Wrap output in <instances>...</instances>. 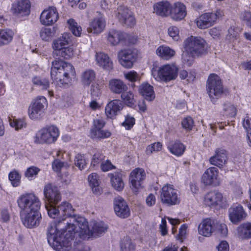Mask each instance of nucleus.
Returning a JSON list of instances; mask_svg holds the SVG:
<instances>
[{"label": "nucleus", "instance_id": "30", "mask_svg": "<svg viewBox=\"0 0 251 251\" xmlns=\"http://www.w3.org/2000/svg\"><path fill=\"white\" fill-rule=\"evenodd\" d=\"M110 90L115 94H122L124 91L127 90V86L120 79H112L109 82Z\"/></svg>", "mask_w": 251, "mask_h": 251}, {"label": "nucleus", "instance_id": "16", "mask_svg": "<svg viewBox=\"0 0 251 251\" xmlns=\"http://www.w3.org/2000/svg\"><path fill=\"white\" fill-rule=\"evenodd\" d=\"M228 215L229 220L235 225H237L244 220L247 216L243 207L241 205L230 207L228 209Z\"/></svg>", "mask_w": 251, "mask_h": 251}, {"label": "nucleus", "instance_id": "64", "mask_svg": "<svg viewBox=\"0 0 251 251\" xmlns=\"http://www.w3.org/2000/svg\"><path fill=\"white\" fill-rule=\"evenodd\" d=\"M242 125L246 132L251 131V119L248 116L244 118Z\"/></svg>", "mask_w": 251, "mask_h": 251}, {"label": "nucleus", "instance_id": "56", "mask_svg": "<svg viewBox=\"0 0 251 251\" xmlns=\"http://www.w3.org/2000/svg\"><path fill=\"white\" fill-rule=\"evenodd\" d=\"M60 40L57 39L54 40L52 43V48L53 49V55L56 54L57 51H60L63 48H64L65 46L64 45V43L61 42Z\"/></svg>", "mask_w": 251, "mask_h": 251}, {"label": "nucleus", "instance_id": "29", "mask_svg": "<svg viewBox=\"0 0 251 251\" xmlns=\"http://www.w3.org/2000/svg\"><path fill=\"white\" fill-rule=\"evenodd\" d=\"M105 26V21L102 18H95L90 23L87 31L93 34H99L103 31Z\"/></svg>", "mask_w": 251, "mask_h": 251}, {"label": "nucleus", "instance_id": "35", "mask_svg": "<svg viewBox=\"0 0 251 251\" xmlns=\"http://www.w3.org/2000/svg\"><path fill=\"white\" fill-rule=\"evenodd\" d=\"M96 74L92 69L84 71L81 75V82L84 86H89L95 80Z\"/></svg>", "mask_w": 251, "mask_h": 251}, {"label": "nucleus", "instance_id": "37", "mask_svg": "<svg viewBox=\"0 0 251 251\" xmlns=\"http://www.w3.org/2000/svg\"><path fill=\"white\" fill-rule=\"evenodd\" d=\"M55 27H42L40 31V37L45 41H49L55 35L56 32Z\"/></svg>", "mask_w": 251, "mask_h": 251}, {"label": "nucleus", "instance_id": "31", "mask_svg": "<svg viewBox=\"0 0 251 251\" xmlns=\"http://www.w3.org/2000/svg\"><path fill=\"white\" fill-rule=\"evenodd\" d=\"M237 234L241 239L251 238V223L247 222L240 225L237 228Z\"/></svg>", "mask_w": 251, "mask_h": 251}, {"label": "nucleus", "instance_id": "32", "mask_svg": "<svg viewBox=\"0 0 251 251\" xmlns=\"http://www.w3.org/2000/svg\"><path fill=\"white\" fill-rule=\"evenodd\" d=\"M171 5L167 1H161L153 6V12L161 16H167L170 13Z\"/></svg>", "mask_w": 251, "mask_h": 251}, {"label": "nucleus", "instance_id": "55", "mask_svg": "<svg viewBox=\"0 0 251 251\" xmlns=\"http://www.w3.org/2000/svg\"><path fill=\"white\" fill-rule=\"evenodd\" d=\"M179 77L182 79H187L188 82H191L194 80L195 75L191 73L188 75L186 71L182 70L179 72Z\"/></svg>", "mask_w": 251, "mask_h": 251}, {"label": "nucleus", "instance_id": "28", "mask_svg": "<svg viewBox=\"0 0 251 251\" xmlns=\"http://www.w3.org/2000/svg\"><path fill=\"white\" fill-rule=\"evenodd\" d=\"M169 14L174 20H181L186 15L185 6L181 3H176L173 7L170 8Z\"/></svg>", "mask_w": 251, "mask_h": 251}, {"label": "nucleus", "instance_id": "7", "mask_svg": "<svg viewBox=\"0 0 251 251\" xmlns=\"http://www.w3.org/2000/svg\"><path fill=\"white\" fill-rule=\"evenodd\" d=\"M178 69L174 64H167L161 67L158 70L153 69L152 75L158 81L167 82L176 78Z\"/></svg>", "mask_w": 251, "mask_h": 251}, {"label": "nucleus", "instance_id": "61", "mask_svg": "<svg viewBox=\"0 0 251 251\" xmlns=\"http://www.w3.org/2000/svg\"><path fill=\"white\" fill-rule=\"evenodd\" d=\"M40 169L36 167L32 166L28 168L25 173V176L27 177H32L37 175Z\"/></svg>", "mask_w": 251, "mask_h": 251}, {"label": "nucleus", "instance_id": "59", "mask_svg": "<svg viewBox=\"0 0 251 251\" xmlns=\"http://www.w3.org/2000/svg\"><path fill=\"white\" fill-rule=\"evenodd\" d=\"M104 159L103 155L100 153H96L93 156L91 165L94 167L97 166L100 163H101Z\"/></svg>", "mask_w": 251, "mask_h": 251}, {"label": "nucleus", "instance_id": "45", "mask_svg": "<svg viewBox=\"0 0 251 251\" xmlns=\"http://www.w3.org/2000/svg\"><path fill=\"white\" fill-rule=\"evenodd\" d=\"M34 84L39 86L42 89H47L49 87L50 83L48 79L40 77H34L33 78Z\"/></svg>", "mask_w": 251, "mask_h": 251}, {"label": "nucleus", "instance_id": "36", "mask_svg": "<svg viewBox=\"0 0 251 251\" xmlns=\"http://www.w3.org/2000/svg\"><path fill=\"white\" fill-rule=\"evenodd\" d=\"M156 54L164 59L168 60L175 55V51L168 46H160L156 50Z\"/></svg>", "mask_w": 251, "mask_h": 251}, {"label": "nucleus", "instance_id": "49", "mask_svg": "<svg viewBox=\"0 0 251 251\" xmlns=\"http://www.w3.org/2000/svg\"><path fill=\"white\" fill-rule=\"evenodd\" d=\"M53 204L51 203L49 205H46V207L48 210L49 216L55 218L57 215L60 216V210H59V205L57 208H56Z\"/></svg>", "mask_w": 251, "mask_h": 251}, {"label": "nucleus", "instance_id": "26", "mask_svg": "<svg viewBox=\"0 0 251 251\" xmlns=\"http://www.w3.org/2000/svg\"><path fill=\"white\" fill-rule=\"evenodd\" d=\"M123 108L122 102L118 100H111L106 106L105 112L110 118H114L117 113Z\"/></svg>", "mask_w": 251, "mask_h": 251}, {"label": "nucleus", "instance_id": "25", "mask_svg": "<svg viewBox=\"0 0 251 251\" xmlns=\"http://www.w3.org/2000/svg\"><path fill=\"white\" fill-rule=\"evenodd\" d=\"M126 35L120 30L111 29L107 33V40L112 46H117L126 39Z\"/></svg>", "mask_w": 251, "mask_h": 251}, {"label": "nucleus", "instance_id": "1", "mask_svg": "<svg viewBox=\"0 0 251 251\" xmlns=\"http://www.w3.org/2000/svg\"><path fill=\"white\" fill-rule=\"evenodd\" d=\"M60 219L51 223L47 227V239L50 246L56 251L69 250L70 239L75 236L77 232L76 223L70 224L73 218L81 216L74 213V209L68 202L63 201L59 205Z\"/></svg>", "mask_w": 251, "mask_h": 251}, {"label": "nucleus", "instance_id": "10", "mask_svg": "<svg viewBox=\"0 0 251 251\" xmlns=\"http://www.w3.org/2000/svg\"><path fill=\"white\" fill-rule=\"evenodd\" d=\"M47 100L44 97H39L29 106L28 114L31 119L39 120L44 116Z\"/></svg>", "mask_w": 251, "mask_h": 251}, {"label": "nucleus", "instance_id": "44", "mask_svg": "<svg viewBox=\"0 0 251 251\" xmlns=\"http://www.w3.org/2000/svg\"><path fill=\"white\" fill-rule=\"evenodd\" d=\"M224 115L233 117H235L237 113V109L234 105L230 103H225L223 105Z\"/></svg>", "mask_w": 251, "mask_h": 251}, {"label": "nucleus", "instance_id": "6", "mask_svg": "<svg viewBox=\"0 0 251 251\" xmlns=\"http://www.w3.org/2000/svg\"><path fill=\"white\" fill-rule=\"evenodd\" d=\"M59 134V130L56 126H47L37 132L34 137V142L36 144H50L57 140Z\"/></svg>", "mask_w": 251, "mask_h": 251}, {"label": "nucleus", "instance_id": "33", "mask_svg": "<svg viewBox=\"0 0 251 251\" xmlns=\"http://www.w3.org/2000/svg\"><path fill=\"white\" fill-rule=\"evenodd\" d=\"M139 93L148 101H152L155 98L153 87L148 83L143 84L139 89Z\"/></svg>", "mask_w": 251, "mask_h": 251}, {"label": "nucleus", "instance_id": "42", "mask_svg": "<svg viewBox=\"0 0 251 251\" xmlns=\"http://www.w3.org/2000/svg\"><path fill=\"white\" fill-rule=\"evenodd\" d=\"M57 52L53 55L54 56L62 57L66 59L71 58L74 55V49L71 47H65Z\"/></svg>", "mask_w": 251, "mask_h": 251}, {"label": "nucleus", "instance_id": "13", "mask_svg": "<svg viewBox=\"0 0 251 251\" xmlns=\"http://www.w3.org/2000/svg\"><path fill=\"white\" fill-rule=\"evenodd\" d=\"M114 209L115 214L120 218H126L130 215V209L126 202L121 197L114 199Z\"/></svg>", "mask_w": 251, "mask_h": 251}, {"label": "nucleus", "instance_id": "5", "mask_svg": "<svg viewBox=\"0 0 251 251\" xmlns=\"http://www.w3.org/2000/svg\"><path fill=\"white\" fill-rule=\"evenodd\" d=\"M17 202L21 209V213L39 211L41 207L39 198L32 193L21 196L18 199Z\"/></svg>", "mask_w": 251, "mask_h": 251}, {"label": "nucleus", "instance_id": "54", "mask_svg": "<svg viewBox=\"0 0 251 251\" xmlns=\"http://www.w3.org/2000/svg\"><path fill=\"white\" fill-rule=\"evenodd\" d=\"M105 125V122L102 118H98L94 120V127L91 129V133L95 131L96 130L102 129L104 126Z\"/></svg>", "mask_w": 251, "mask_h": 251}, {"label": "nucleus", "instance_id": "14", "mask_svg": "<svg viewBox=\"0 0 251 251\" xmlns=\"http://www.w3.org/2000/svg\"><path fill=\"white\" fill-rule=\"evenodd\" d=\"M118 56L120 64L126 68H131L136 60V55L130 50L120 51L118 53Z\"/></svg>", "mask_w": 251, "mask_h": 251}, {"label": "nucleus", "instance_id": "4", "mask_svg": "<svg viewBox=\"0 0 251 251\" xmlns=\"http://www.w3.org/2000/svg\"><path fill=\"white\" fill-rule=\"evenodd\" d=\"M206 41L200 36H191L183 42V49L193 56H201L207 51Z\"/></svg>", "mask_w": 251, "mask_h": 251}, {"label": "nucleus", "instance_id": "63", "mask_svg": "<svg viewBox=\"0 0 251 251\" xmlns=\"http://www.w3.org/2000/svg\"><path fill=\"white\" fill-rule=\"evenodd\" d=\"M241 19L249 26H251V13L245 11L242 14Z\"/></svg>", "mask_w": 251, "mask_h": 251}, {"label": "nucleus", "instance_id": "40", "mask_svg": "<svg viewBox=\"0 0 251 251\" xmlns=\"http://www.w3.org/2000/svg\"><path fill=\"white\" fill-rule=\"evenodd\" d=\"M121 97L124 102L129 106H132L135 103L134 95L131 91H124L121 94Z\"/></svg>", "mask_w": 251, "mask_h": 251}, {"label": "nucleus", "instance_id": "46", "mask_svg": "<svg viewBox=\"0 0 251 251\" xmlns=\"http://www.w3.org/2000/svg\"><path fill=\"white\" fill-rule=\"evenodd\" d=\"M198 57L197 56H193L192 54L184 50L182 54V59L183 63L188 66H190L192 65L194 58Z\"/></svg>", "mask_w": 251, "mask_h": 251}, {"label": "nucleus", "instance_id": "15", "mask_svg": "<svg viewBox=\"0 0 251 251\" xmlns=\"http://www.w3.org/2000/svg\"><path fill=\"white\" fill-rule=\"evenodd\" d=\"M58 13L55 7H50L44 10L40 16V22L44 25H51L58 19Z\"/></svg>", "mask_w": 251, "mask_h": 251}, {"label": "nucleus", "instance_id": "20", "mask_svg": "<svg viewBox=\"0 0 251 251\" xmlns=\"http://www.w3.org/2000/svg\"><path fill=\"white\" fill-rule=\"evenodd\" d=\"M30 7V4L28 0H22L14 3L11 10L14 14L23 16L29 14Z\"/></svg>", "mask_w": 251, "mask_h": 251}, {"label": "nucleus", "instance_id": "17", "mask_svg": "<svg viewBox=\"0 0 251 251\" xmlns=\"http://www.w3.org/2000/svg\"><path fill=\"white\" fill-rule=\"evenodd\" d=\"M44 194L50 204H55L61 200L60 194L57 188L50 183L45 185Z\"/></svg>", "mask_w": 251, "mask_h": 251}, {"label": "nucleus", "instance_id": "50", "mask_svg": "<svg viewBox=\"0 0 251 251\" xmlns=\"http://www.w3.org/2000/svg\"><path fill=\"white\" fill-rule=\"evenodd\" d=\"M75 164L80 170L83 169L86 165L84 156L80 154H77L75 157Z\"/></svg>", "mask_w": 251, "mask_h": 251}, {"label": "nucleus", "instance_id": "19", "mask_svg": "<svg viewBox=\"0 0 251 251\" xmlns=\"http://www.w3.org/2000/svg\"><path fill=\"white\" fill-rule=\"evenodd\" d=\"M227 160L226 151L218 149L216 150L215 154L210 157L209 161L211 165L221 168L226 164Z\"/></svg>", "mask_w": 251, "mask_h": 251}, {"label": "nucleus", "instance_id": "18", "mask_svg": "<svg viewBox=\"0 0 251 251\" xmlns=\"http://www.w3.org/2000/svg\"><path fill=\"white\" fill-rule=\"evenodd\" d=\"M219 171L217 168L211 167L208 168L203 174L201 177V182L205 186L215 185L218 182Z\"/></svg>", "mask_w": 251, "mask_h": 251}, {"label": "nucleus", "instance_id": "3", "mask_svg": "<svg viewBox=\"0 0 251 251\" xmlns=\"http://www.w3.org/2000/svg\"><path fill=\"white\" fill-rule=\"evenodd\" d=\"M75 74V69L71 64L61 60L52 62L50 75L57 85L67 84Z\"/></svg>", "mask_w": 251, "mask_h": 251}, {"label": "nucleus", "instance_id": "12", "mask_svg": "<svg viewBox=\"0 0 251 251\" xmlns=\"http://www.w3.org/2000/svg\"><path fill=\"white\" fill-rule=\"evenodd\" d=\"M116 16L122 24L126 26H132L135 24L132 13L126 6H121L118 8Z\"/></svg>", "mask_w": 251, "mask_h": 251}, {"label": "nucleus", "instance_id": "41", "mask_svg": "<svg viewBox=\"0 0 251 251\" xmlns=\"http://www.w3.org/2000/svg\"><path fill=\"white\" fill-rule=\"evenodd\" d=\"M169 149L173 154L177 156H180L184 153L185 147L179 141H176L172 147H169Z\"/></svg>", "mask_w": 251, "mask_h": 251}, {"label": "nucleus", "instance_id": "34", "mask_svg": "<svg viewBox=\"0 0 251 251\" xmlns=\"http://www.w3.org/2000/svg\"><path fill=\"white\" fill-rule=\"evenodd\" d=\"M110 178L111 183L115 190L121 191L125 187V184L121 177V175L119 173H113L109 174Z\"/></svg>", "mask_w": 251, "mask_h": 251}, {"label": "nucleus", "instance_id": "43", "mask_svg": "<svg viewBox=\"0 0 251 251\" xmlns=\"http://www.w3.org/2000/svg\"><path fill=\"white\" fill-rule=\"evenodd\" d=\"M67 24L70 30L75 36L77 37L80 36L82 31L81 27L74 19H71L68 20Z\"/></svg>", "mask_w": 251, "mask_h": 251}, {"label": "nucleus", "instance_id": "23", "mask_svg": "<svg viewBox=\"0 0 251 251\" xmlns=\"http://www.w3.org/2000/svg\"><path fill=\"white\" fill-rule=\"evenodd\" d=\"M145 177V173L142 169H135L130 174V180L135 189H138Z\"/></svg>", "mask_w": 251, "mask_h": 251}, {"label": "nucleus", "instance_id": "53", "mask_svg": "<svg viewBox=\"0 0 251 251\" xmlns=\"http://www.w3.org/2000/svg\"><path fill=\"white\" fill-rule=\"evenodd\" d=\"M181 125L183 128L187 131L192 129L194 126V121L191 117H187L183 119Z\"/></svg>", "mask_w": 251, "mask_h": 251}, {"label": "nucleus", "instance_id": "8", "mask_svg": "<svg viewBox=\"0 0 251 251\" xmlns=\"http://www.w3.org/2000/svg\"><path fill=\"white\" fill-rule=\"evenodd\" d=\"M206 91L211 98H219L224 92L221 79L215 74L209 75L206 84Z\"/></svg>", "mask_w": 251, "mask_h": 251}, {"label": "nucleus", "instance_id": "48", "mask_svg": "<svg viewBox=\"0 0 251 251\" xmlns=\"http://www.w3.org/2000/svg\"><path fill=\"white\" fill-rule=\"evenodd\" d=\"M111 133L107 130H97L91 133L92 138H105L110 137Z\"/></svg>", "mask_w": 251, "mask_h": 251}, {"label": "nucleus", "instance_id": "27", "mask_svg": "<svg viewBox=\"0 0 251 251\" xmlns=\"http://www.w3.org/2000/svg\"><path fill=\"white\" fill-rule=\"evenodd\" d=\"M223 199L222 194L216 191L208 193L204 198V203L209 206L220 204Z\"/></svg>", "mask_w": 251, "mask_h": 251}, {"label": "nucleus", "instance_id": "47", "mask_svg": "<svg viewBox=\"0 0 251 251\" xmlns=\"http://www.w3.org/2000/svg\"><path fill=\"white\" fill-rule=\"evenodd\" d=\"M21 176L16 171H12L9 174V179L14 187L18 186L20 182Z\"/></svg>", "mask_w": 251, "mask_h": 251}, {"label": "nucleus", "instance_id": "9", "mask_svg": "<svg viewBox=\"0 0 251 251\" xmlns=\"http://www.w3.org/2000/svg\"><path fill=\"white\" fill-rule=\"evenodd\" d=\"M161 200L163 203L169 205L178 204L180 201L177 190L170 184H167L162 187Z\"/></svg>", "mask_w": 251, "mask_h": 251}, {"label": "nucleus", "instance_id": "39", "mask_svg": "<svg viewBox=\"0 0 251 251\" xmlns=\"http://www.w3.org/2000/svg\"><path fill=\"white\" fill-rule=\"evenodd\" d=\"M13 33L11 30H0V47L8 44L12 40Z\"/></svg>", "mask_w": 251, "mask_h": 251}, {"label": "nucleus", "instance_id": "11", "mask_svg": "<svg viewBox=\"0 0 251 251\" xmlns=\"http://www.w3.org/2000/svg\"><path fill=\"white\" fill-rule=\"evenodd\" d=\"M21 216L23 224L28 228L38 226L42 218L39 211L21 213Z\"/></svg>", "mask_w": 251, "mask_h": 251}, {"label": "nucleus", "instance_id": "2", "mask_svg": "<svg viewBox=\"0 0 251 251\" xmlns=\"http://www.w3.org/2000/svg\"><path fill=\"white\" fill-rule=\"evenodd\" d=\"M76 223L77 224L76 233L75 235H78L83 239L89 238L91 236H98L106 232L107 226L102 222H91L89 225L86 219L84 217L73 218L70 224Z\"/></svg>", "mask_w": 251, "mask_h": 251}, {"label": "nucleus", "instance_id": "58", "mask_svg": "<svg viewBox=\"0 0 251 251\" xmlns=\"http://www.w3.org/2000/svg\"><path fill=\"white\" fill-rule=\"evenodd\" d=\"M134 124V118L128 115L126 117L125 121L122 123V126H124L126 129H130L133 126Z\"/></svg>", "mask_w": 251, "mask_h": 251}, {"label": "nucleus", "instance_id": "51", "mask_svg": "<svg viewBox=\"0 0 251 251\" xmlns=\"http://www.w3.org/2000/svg\"><path fill=\"white\" fill-rule=\"evenodd\" d=\"M162 144L160 142H156L148 146L146 149L147 154H151L154 151H158L162 149Z\"/></svg>", "mask_w": 251, "mask_h": 251}, {"label": "nucleus", "instance_id": "60", "mask_svg": "<svg viewBox=\"0 0 251 251\" xmlns=\"http://www.w3.org/2000/svg\"><path fill=\"white\" fill-rule=\"evenodd\" d=\"M168 34L170 36L176 41L179 39V30L176 26H171L168 28Z\"/></svg>", "mask_w": 251, "mask_h": 251}, {"label": "nucleus", "instance_id": "21", "mask_svg": "<svg viewBox=\"0 0 251 251\" xmlns=\"http://www.w3.org/2000/svg\"><path fill=\"white\" fill-rule=\"evenodd\" d=\"M215 221L211 219H206L202 221L198 227L200 234L205 236H210L214 230Z\"/></svg>", "mask_w": 251, "mask_h": 251}, {"label": "nucleus", "instance_id": "38", "mask_svg": "<svg viewBox=\"0 0 251 251\" xmlns=\"http://www.w3.org/2000/svg\"><path fill=\"white\" fill-rule=\"evenodd\" d=\"M120 249L121 251H135V245L130 238L126 236L121 241Z\"/></svg>", "mask_w": 251, "mask_h": 251}, {"label": "nucleus", "instance_id": "24", "mask_svg": "<svg viewBox=\"0 0 251 251\" xmlns=\"http://www.w3.org/2000/svg\"><path fill=\"white\" fill-rule=\"evenodd\" d=\"M215 16L210 15V13H205L200 16L196 20L197 26L200 29H205L212 26L214 22Z\"/></svg>", "mask_w": 251, "mask_h": 251}, {"label": "nucleus", "instance_id": "52", "mask_svg": "<svg viewBox=\"0 0 251 251\" xmlns=\"http://www.w3.org/2000/svg\"><path fill=\"white\" fill-rule=\"evenodd\" d=\"M10 126L15 127L16 130H19L26 127V123L24 119H14L10 122Z\"/></svg>", "mask_w": 251, "mask_h": 251}, {"label": "nucleus", "instance_id": "62", "mask_svg": "<svg viewBox=\"0 0 251 251\" xmlns=\"http://www.w3.org/2000/svg\"><path fill=\"white\" fill-rule=\"evenodd\" d=\"M91 94L93 96L98 97L101 94L99 84L98 83H93L91 88Z\"/></svg>", "mask_w": 251, "mask_h": 251}, {"label": "nucleus", "instance_id": "57", "mask_svg": "<svg viewBox=\"0 0 251 251\" xmlns=\"http://www.w3.org/2000/svg\"><path fill=\"white\" fill-rule=\"evenodd\" d=\"M88 179L91 186H99V177L97 174L92 173L89 176Z\"/></svg>", "mask_w": 251, "mask_h": 251}, {"label": "nucleus", "instance_id": "22", "mask_svg": "<svg viewBox=\"0 0 251 251\" xmlns=\"http://www.w3.org/2000/svg\"><path fill=\"white\" fill-rule=\"evenodd\" d=\"M95 59L97 64L104 70L110 71L113 69V62L107 54L103 52L96 53Z\"/></svg>", "mask_w": 251, "mask_h": 251}]
</instances>
